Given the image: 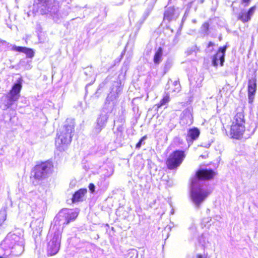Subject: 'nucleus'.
Listing matches in <instances>:
<instances>
[{
    "mask_svg": "<svg viewBox=\"0 0 258 258\" xmlns=\"http://www.w3.org/2000/svg\"><path fill=\"white\" fill-rule=\"evenodd\" d=\"M52 4V0H35L33 6L37 12H39L42 15H45L51 12Z\"/></svg>",
    "mask_w": 258,
    "mask_h": 258,
    "instance_id": "6e6552de",
    "label": "nucleus"
},
{
    "mask_svg": "<svg viewBox=\"0 0 258 258\" xmlns=\"http://www.w3.org/2000/svg\"><path fill=\"white\" fill-rule=\"evenodd\" d=\"M256 79L254 76L248 80L247 93L248 102L252 104L254 101L255 92L256 91Z\"/></svg>",
    "mask_w": 258,
    "mask_h": 258,
    "instance_id": "9b49d317",
    "label": "nucleus"
},
{
    "mask_svg": "<svg viewBox=\"0 0 258 258\" xmlns=\"http://www.w3.org/2000/svg\"><path fill=\"white\" fill-rule=\"evenodd\" d=\"M89 190L91 191V192H94L95 191V185L93 183H91L89 185Z\"/></svg>",
    "mask_w": 258,
    "mask_h": 258,
    "instance_id": "b1692460",
    "label": "nucleus"
},
{
    "mask_svg": "<svg viewBox=\"0 0 258 258\" xmlns=\"http://www.w3.org/2000/svg\"><path fill=\"white\" fill-rule=\"evenodd\" d=\"M186 154L183 150H176L171 152L165 161L167 168L172 170L176 169L185 158Z\"/></svg>",
    "mask_w": 258,
    "mask_h": 258,
    "instance_id": "39448f33",
    "label": "nucleus"
},
{
    "mask_svg": "<svg viewBox=\"0 0 258 258\" xmlns=\"http://www.w3.org/2000/svg\"><path fill=\"white\" fill-rule=\"evenodd\" d=\"M227 45L220 47L216 53L212 57V65L217 67L218 65L222 67L225 61V52L227 49Z\"/></svg>",
    "mask_w": 258,
    "mask_h": 258,
    "instance_id": "9d476101",
    "label": "nucleus"
},
{
    "mask_svg": "<svg viewBox=\"0 0 258 258\" xmlns=\"http://www.w3.org/2000/svg\"><path fill=\"white\" fill-rule=\"evenodd\" d=\"M202 28L203 31L207 32L209 29V24L208 22H205L203 24Z\"/></svg>",
    "mask_w": 258,
    "mask_h": 258,
    "instance_id": "5701e85b",
    "label": "nucleus"
},
{
    "mask_svg": "<svg viewBox=\"0 0 258 258\" xmlns=\"http://www.w3.org/2000/svg\"><path fill=\"white\" fill-rule=\"evenodd\" d=\"M79 212L77 210L73 209H64L55 216L54 219L55 226L60 225L61 222L63 226H65L70 223V222L75 220L78 216Z\"/></svg>",
    "mask_w": 258,
    "mask_h": 258,
    "instance_id": "20e7f679",
    "label": "nucleus"
},
{
    "mask_svg": "<svg viewBox=\"0 0 258 258\" xmlns=\"http://www.w3.org/2000/svg\"><path fill=\"white\" fill-rule=\"evenodd\" d=\"M256 9V6H253L250 7L247 12L242 11L238 16L237 19L240 20L243 23L248 22L251 19V16L254 13Z\"/></svg>",
    "mask_w": 258,
    "mask_h": 258,
    "instance_id": "f8f14e48",
    "label": "nucleus"
},
{
    "mask_svg": "<svg viewBox=\"0 0 258 258\" xmlns=\"http://www.w3.org/2000/svg\"><path fill=\"white\" fill-rule=\"evenodd\" d=\"M147 139V136L146 135H145L144 136L142 137L141 138V140L143 142L146 140Z\"/></svg>",
    "mask_w": 258,
    "mask_h": 258,
    "instance_id": "cd10ccee",
    "label": "nucleus"
},
{
    "mask_svg": "<svg viewBox=\"0 0 258 258\" xmlns=\"http://www.w3.org/2000/svg\"><path fill=\"white\" fill-rule=\"evenodd\" d=\"M245 132L244 111L243 109H241L239 111H237L233 117V120L230 125V137L232 139L240 140L243 138Z\"/></svg>",
    "mask_w": 258,
    "mask_h": 258,
    "instance_id": "f03ea898",
    "label": "nucleus"
},
{
    "mask_svg": "<svg viewBox=\"0 0 258 258\" xmlns=\"http://www.w3.org/2000/svg\"><path fill=\"white\" fill-rule=\"evenodd\" d=\"M142 142H143V141H141V140H140L139 142L137 143V144L136 145V148L137 149H140L141 147Z\"/></svg>",
    "mask_w": 258,
    "mask_h": 258,
    "instance_id": "393cba45",
    "label": "nucleus"
},
{
    "mask_svg": "<svg viewBox=\"0 0 258 258\" xmlns=\"http://www.w3.org/2000/svg\"><path fill=\"white\" fill-rule=\"evenodd\" d=\"M25 47H26L23 46H13L12 48V50L13 51L24 53Z\"/></svg>",
    "mask_w": 258,
    "mask_h": 258,
    "instance_id": "4be33fe9",
    "label": "nucleus"
},
{
    "mask_svg": "<svg viewBox=\"0 0 258 258\" xmlns=\"http://www.w3.org/2000/svg\"><path fill=\"white\" fill-rule=\"evenodd\" d=\"M210 192L204 190L200 186H195L193 182L191 183L190 197L193 202L199 207L201 204L209 195Z\"/></svg>",
    "mask_w": 258,
    "mask_h": 258,
    "instance_id": "423d86ee",
    "label": "nucleus"
},
{
    "mask_svg": "<svg viewBox=\"0 0 258 258\" xmlns=\"http://www.w3.org/2000/svg\"><path fill=\"white\" fill-rule=\"evenodd\" d=\"M22 79L21 78H20L12 86L10 90V93H13L20 96V93L22 88Z\"/></svg>",
    "mask_w": 258,
    "mask_h": 258,
    "instance_id": "dca6fc26",
    "label": "nucleus"
},
{
    "mask_svg": "<svg viewBox=\"0 0 258 258\" xmlns=\"http://www.w3.org/2000/svg\"><path fill=\"white\" fill-rule=\"evenodd\" d=\"M54 169L53 163L50 161L42 162L36 164L31 172L30 178L36 180H42L51 174Z\"/></svg>",
    "mask_w": 258,
    "mask_h": 258,
    "instance_id": "7ed1b4c3",
    "label": "nucleus"
},
{
    "mask_svg": "<svg viewBox=\"0 0 258 258\" xmlns=\"http://www.w3.org/2000/svg\"><path fill=\"white\" fill-rule=\"evenodd\" d=\"M217 172L212 169L202 168L198 170L195 174L197 179L200 181H209L214 179Z\"/></svg>",
    "mask_w": 258,
    "mask_h": 258,
    "instance_id": "1a4fd4ad",
    "label": "nucleus"
},
{
    "mask_svg": "<svg viewBox=\"0 0 258 258\" xmlns=\"http://www.w3.org/2000/svg\"><path fill=\"white\" fill-rule=\"evenodd\" d=\"M61 237V232L55 234L53 238L49 241L47 246V254L48 256L55 255L59 251Z\"/></svg>",
    "mask_w": 258,
    "mask_h": 258,
    "instance_id": "0eeeda50",
    "label": "nucleus"
},
{
    "mask_svg": "<svg viewBox=\"0 0 258 258\" xmlns=\"http://www.w3.org/2000/svg\"><path fill=\"white\" fill-rule=\"evenodd\" d=\"M170 101V96L168 94H166L163 96L162 98L160 101L157 103L155 105L157 109L160 108L161 106L164 105L166 103H168Z\"/></svg>",
    "mask_w": 258,
    "mask_h": 258,
    "instance_id": "6ab92c4d",
    "label": "nucleus"
},
{
    "mask_svg": "<svg viewBox=\"0 0 258 258\" xmlns=\"http://www.w3.org/2000/svg\"><path fill=\"white\" fill-rule=\"evenodd\" d=\"M24 53L28 58H32L34 55V52L32 48L25 47Z\"/></svg>",
    "mask_w": 258,
    "mask_h": 258,
    "instance_id": "412c9836",
    "label": "nucleus"
},
{
    "mask_svg": "<svg viewBox=\"0 0 258 258\" xmlns=\"http://www.w3.org/2000/svg\"><path fill=\"white\" fill-rule=\"evenodd\" d=\"M197 258H205V257H204L202 255L199 254L197 255Z\"/></svg>",
    "mask_w": 258,
    "mask_h": 258,
    "instance_id": "c85d7f7f",
    "label": "nucleus"
},
{
    "mask_svg": "<svg viewBox=\"0 0 258 258\" xmlns=\"http://www.w3.org/2000/svg\"><path fill=\"white\" fill-rule=\"evenodd\" d=\"M214 45H215V44H214V43L213 42H212L211 41H210L208 43L207 47H210L211 46H213Z\"/></svg>",
    "mask_w": 258,
    "mask_h": 258,
    "instance_id": "bb28decb",
    "label": "nucleus"
},
{
    "mask_svg": "<svg viewBox=\"0 0 258 258\" xmlns=\"http://www.w3.org/2000/svg\"><path fill=\"white\" fill-rule=\"evenodd\" d=\"M13 248L17 249V250L12 251L11 253L15 256H19L21 255L23 251V246L22 244L17 243L15 244L14 247Z\"/></svg>",
    "mask_w": 258,
    "mask_h": 258,
    "instance_id": "aec40b11",
    "label": "nucleus"
},
{
    "mask_svg": "<svg viewBox=\"0 0 258 258\" xmlns=\"http://www.w3.org/2000/svg\"><path fill=\"white\" fill-rule=\"evenodd\" d=\"M19 97L20 96H19L18 95L15 94L13 93H10V92L9 91V95H8L7 97L8 101L7 103V104L8 105V107H9L11 106L12 105H13L14 102L17 101L18 100Z\"/></svg>",
    "mask_w": 258,
    "mask_h": 258,
    "instance_id": "a211bd4d",
    "label": "nucleus"
},
{
    "mask_svg": "<svg viewBox=\"0 0 258 258\" xmlns=\"http://www.w3.org/2000/svg\"><path fill=\"white\" fill-rule=\"evenodd\" d=\"M250 2V0H241V3L245 4V5H248Z\"/></svg>",
    "mask_w": 258,
    "mask_h": 258,
    "instance_id": "a878e982",
    "label": "nucleus"
},
{
    "mask_svg": "<svg viewBox=\"0 0 258 258\" xmlns=\"http://www.w3.org/2000/svg\"><path fill=\"white\" fill-rule=\"evenodd\" d=\"M163 56V48L161 47L158 48L153 57V61L155 64H159L162 61Z\"/></svg>",
    "mask_w": 258,
    "mask_h": 258,
    "instance_id": "f3484780",
    "label": "nucleus"
},
{
    "mask_svg": "<svg viewBox=\"0 0 258 258\" xmlns=\"http://www.w3.org/2000/svg\"><path fill=\"white\" fill-rule=\"evenodd\" d=\"M175 13V8L173 6L167 8L163 14V20L170 22L173 19Z\"/></svg>",
    "mask_w": 258,
    "mask_h": 258,
    "instance_id": "2eb2a0df",
    "label": "nucleus"
},
{
    "mask_svg": "<svg viewBox=\"0 0 258 258\" xmlns=\"http://www.w3.org/2000/svg\"><path fill=\"white\" fill-rule=\"evenodd\" d=\"M75 132V122L68 119L62 128L57 133L55 139V146L59 151H64L71 144Z\"/></svg>",
    "mask_w": 258,
    "mask_h": 258,
    "instance_id": "f257e3e1",
    "label": "nucleus"
},
{
    "mask_svg": "<svg viewBox=\"0 0 258 258\" xmlns=\"http://www.w3.org/2000/svg\"><path fill=\"white\" fill-rule=\"evenodd\" d=\"M200 135V130L198 127H194L188 130L186 140L187 142H193L198 139Z\"/></svg>",
    "mask_w": 258,
    "mask_h": 258,
    "instance_id": "4468645a",
    "label": "nucleus"
},
{
    "mask_svg": "<svg viewBox=\"0 0 258 258\" xmlns=\"http://www.w3.org/2000/svg\"><path fill=\"white\" fill-rule=\"evenodd\" d=\"M87 193V189L86 188H82L76 191L73 195L71 200L73 203H76L83 202Z\"/></svg>",
    "mask_w": 258,
    "mask_h": 258,
    "instance_id": "ddd939ff",
    "label": "nucleus"
}]
</instances>
